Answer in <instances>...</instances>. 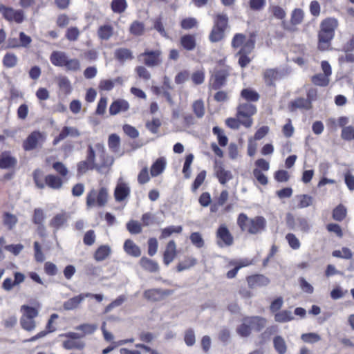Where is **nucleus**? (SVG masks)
<instances>
[{
    "label": "nucleus",
    "instance_id": "603ef678",
    "mask_svg": "<svg viewBox=\"0 0 354 354\" xmlns=\"http://www.w3.org/2000/svg\"><path fill=\"white\" fill-rule=\"evenodd\" d=\"M212 132L214 135L217 136L218 144L221 147H225L227 145L228 142L227 137L224 134L223 129H221L218 127H214L212 129Z\"/></svg>",
    "mask_w": 354,
    "mask_h": 354
},
{
    "label": "nucleus",
    "instance_id": "6e6d98bb",
    "mask_svg": "<svg viewBox=\"0 0 354 354\" xmlns=\"http://www.w3.org/2000/svg\"><path fill=\"white\" fill-rule=\"evenodd\" d=\"M189 239L192 245L197 248H202L205 245V241L199 232H192L189 236Z\"/></svg>",
    "mask_w": 354,
    "mask_h": 354
},
{
    "label": "nucleus",
    "instance_id": "37998d69",
    "mask_svg": "<svg viewBox=\"0 0 354 354\" xmlns=\"http://www.w3.org/2000/svg\"><path fill=\"white\" fill-rule=\"evenodd\" d=\"M111 8L113 12L121 14L125 11L127 8L126 0H112Z\"/></svg>",
    "mask_w": 354,
    "mask_h": 354
},
{
    "label": "nucleus",
    "instance_id": "7ed1b4c3",
    "mask_svg": "<svg viewBox=\"0 0 354 354\" xmlns=\"http://www.w3.org/2000/svg\"><path fill=\"white\" fill-rule=\"evenodd\" d=\"M227 24V15L226 14H217L214 17V26L209 35L210 41L215 43L221 41L224 37Z\"/></svg>",
    "mask_w": 354,
    "mask_h": 354
},
{
    "label": "nucleus",
    "instance_id": "2f4dec72",
    "mask_svg": "<svg viewBox=\"0 0 354 354\" xmlns=\"http://www.w3.org/2000/svg\"><path fill=\"white\" fill-rule=\"evenodd\" d=\"M111 248L107 245L100 246L94 253V259L96 261H102L111 254Z\"/></svg>",
    "mask_w": 354,
    "mask_h": 354
},
{
    "label": "nucleus",
    "instance_id": "393cba45",
    "mask_svg": "<svg viewBox=\"0 0 354 354\" xmlns=\"http://www.w3.org/2000/svg\"><path fill=\"white\" fill-rule=\"evenodd\" d=\"M248 319L250 323L251 329L257 332L261 331L267 324L266 319L260 316L248 317Z\"/></svg>",
    "mask_w": 354,
    "mask_h": 354
},
{
    "label": "nucleus",
    "instance_id": "79ce46f5",
    "mask_svg": "<svg viewBox=\"0 0 354 354\" xmlns=\"http://www.w3.org/2000/svg\"><path fill=\"white\" fill-rule=\"evenodd\" d=\"M183 231L181 225H170L161 230L160 239H164L170 236L173 233L180 234Z\"/></svg>",
    "mask_w": 354,
    "mask_h": 354
},
{
    "label": "nucleus",
    "instance_id": "c756f323",
    "mask_svg": "<svg viewBox=\"0 0 354 354\" xmlns=\"http://www.w3.org/2000/svg\"><path fill=\"white\" fill-rule=\"evenodd\" d=\"M67 220L68 216L66 212L57 214L50 220L49 225L57 230L67 222Z\"/></svg>",
    "mask_w": 354,
    "mask_h": 354
},
{
    "label": "nucleus",
    "instance_id": "a19ab883",
    "mask_svg": "<svg viewBox=\"0 0 354 354\" xmlns=\"http://www.w3.org/2000/svg\"><path fill=\"white\" fill-rule=\"evenodd\" d=\"M57 84L59 88L68 95L71 93L72 86L70 80L66 76L61 75L57 77Z\"/></svg>",
    "mask_w": 354,
    "mask_h": 354
},
{
    "label": "nucleus",
    "instance_id": "f8f14e48",
    "mask_svg": "<svg viewBox=\"0 0 354 354\" xmlns=\"http://www.w3.org/2000/svg\"><path fill=\"white\" fill-rule=\"evenodd\" d=\"M44 138L39 131L32 132L23 142V148L25 151H31L35 149L40 142H43Z\"/></svg>",
    "mask_w": 354,
    "mask_h": 354
},
{
    "label": "nucleus",
    "instance_id": "6ab92c4d",
    "mask_svg": "<svg viewBox=\"0 0 354 354\" xmlns=\"http://www.w3.org/2000/svg\"><path fill=\"white\" fill-rule=\"evenodd\" d=\"M130 194V187L125 183H118L115 188L114 197L117 202L124 201Z\"/></svg>",
    "mask_w": 354,
    "mask_h": 354
},
{
    "label": "nucleus",
    "instance_id": "864d4df0",
    "mask_svg": "<svg viewBox=\"0 0 354 354\" xmlns=\"http://www.w3.org/2000/svg\"><path fill=\"white\" fill-rule=\"evenodd\" d=\"M346 216V209L342 205H337L333 212V218L337 221H343Z\"/></svg>",
    "mask_w": 354,
    "mask_h": 354
},
{
    "label": "nucleus",
    "instance_id": "a878e982",
    "mask_svg": "<svg viewBox=\"0 0 354 354\" xmlns=\"http://www.w3.org/2000/svg\"><path fill=\"white\" fill-rule=\"evenodd\" d=\"M166 167V160L164 157L158 158L151 165L150 173L152 177H156L163 172Z\"/></svg>",
    "mask_w": 354,
    "mask_h": 354
},
{
    "label": "nucleus",
    "instance_id": "5fc2aeb1",
    "mask_svg": "<svg viewBox=\"0 0 354 354\" xmlns=\"http://www.w3.org/2000/svg\"><path fill=\"white\" fill-rule=\"evenodd\" d=\"M120 144V138L119 136L115 133H112L109 136L108 140V145L109 149L113 151L117 152L119 149Z\"/></svg>",
    "mask_w": 354,
    "mask_h": 354
},
{
    "label": "nucleus",
    "instance_id": "052dcab7",
    "mask_svg": "<svg viewBox=\"0 0 354 354\" xmlns=\"http://www.w3.org/2000/svg\"><path fill=\"white\" fill-rule=\"evenodd\" d=\"M126 227L131 234H138L142 232V225L137 221L131 220L127 223Z\"/></svg>",
    "mask_w": 354,
    "mask_h": 354
},
{
    "label": "nucleus",
    "instance_id": "49530a36",
    "mask_svg": "<svg viewBox=\"0 0 354 354\" xmlns=\"http://www.w3.org/2000/svg\"><path fill=\"white\" fill-rule=\"evenodd\" d=\"M192 111L198 118H202L205 115V106L202 100H197L192 104Z\"/></svg>",
    "mask_w": 354,
    "mask_h": 354
},
{
    "label": "nucleus",
    "instance_id": "f257e3e1",
    "mask_svg": "<svg viewBox=\"0 0 354 354\" xmlns=\"http://www.w3.org/2000/svg\"><path fill=\"white\" fill-rule=\"evenodd\" d=\"M97 150V155L100 159L99 164H92L88 160H85L80 161L77 164V173L84 174L88 170L100 169L111 165L113 163V160L111 159L106 153L105 147L103 143L98 142L95 145Z\"/></svg>",
    "mask_w": 354,
    "mask_h": 354
},
{
    "label": "nucleus",
    "instance_id": "13d9d810",
    "mask_svg": "<svg viewBox=\"0 0 354 354\" xmlns=\"http://www.w3.org/2000/svg\"><path fill=\"white\" fill-rule=\"evenodd\" d=\"M304 19V11L300 8H295L291 14L290 22L292 25L300 24Z\"/></svg>",
    "mask_w": 354,
    "mask_h": 354
},
{
    "label": "nucleus",
    "instance_id": "473e14b6",
    "mask_svg": "<svg viewBox=\"0 0 354 354\" xmlns=\"http://www.w3.org/2000/svg\"><path fill=\"white\" fill-rule=\"evenodd\" d=\"M45 184L51 189H59L62 187L63 183L59 177L49 174L45 177Z\"/></svg>",
    "mask_w": 354,
    "mask_h": 354
},
{
    "label": "nucleus",
    "instance_id": "4d7b16f0",
    "mask_svg": "<svg viewBox=\"0 0 354 354\" xmlns=\"http://www.w3.org/2000/svg\"><path fill=\"white\" fill-rule=\"evenodd\" d=\"M62 346L66 350H82L84 348L85 343L83 342H76L74 340H65L62 343Z\"/></svg>",
    "mask_w": 354,
    "mask_h": 354
},
{
    "label": "nucleus",
    "instance_id": "f03ea898",
    "mask_svg": "<svg viewBox=\"0 0 354 354\" xmlns=\"http://www.w3.org/2000/svg\"><path fill=\"white\" fill-rule=\"evenodd\" d=\"M21 316L19 324L21 328L27 332H32L37 327L35 319L39 315V310L28 305H22L20 308Z\"/></svg>",
    "mask_w": 354,
    "mask_h": 354
},
{
    "label": "nucleus",
    "instance_id": "58836bf2",
    "mask_svg": "<svg viewBox=\"0 0 354 354\" xmlns=\"http://www.w3.org/2000/svg\"><path fill=\"white\" fill-rule=\"evenodd\" d=\"M273 345L274 349L279 354H285L286 353V343L281 336L277 335L274 337Z\"/></svg>",
    "mask_w": 354,
    "mask_h": 354
},
{
    "label": "nucleus",
    "instance_id": "4be33fe9",
    "mask_svg": "<svg viewBox=\"0 0 354 354\" xmlns=\"http://www.w3.org/2000/svg\"><path fill=\"white\" fill-rule=\"evenodd\" d=\"M114 28L109 24L100 26L97 30V36L102 41H108L113 35Z\"/></svg>",
    "mask_w": 354,
    "mask_h": 354
},
{
    "label": "nucleus",
    "instance_id": "09e8293b",
    "mask_svg": "<svg viewBox=\"0 0 354 354\" xmlns=\"http://www.w3.org/2000/svg\"><path fill=\"white\" fill-rule=\"evenodd\" d=\"M64 67L66 71L76 72L80 70V62L76 58H69L68 57Z\"/></svg>",
    "mask_w": 354,
    "mask_h": 354
},
{
    "label": "nucleus",
    "instance_id": "f3484780",
    "mask_svg": "<svg viewBox=\"0 0 354 354\" xmlns=\"http://www.w3.org/2000/svg\"><path fill=\"white\" fill-rule=\"evenodd\" d=\"M312 104L309 100H306L304 97H297L292 100L288 104V109L290 112H295L297 109L310 110Z\"/></svg>",
    "mask_w": 354,
    "mask_h": 354
},
{
    "label": "nucleus",
    "instance_id": "ea45409f",
    "mask_svg": "<svg viewBox=\"0 0 354 354\" xmlns=\"http://www.w3.org/2000/svg\"><path fill=\"white\" fill-rule=\"evenodd\" d=\"M241 96L248 102H257L259 100V94L252 88H244L241 92Z\"/></svg>",
    "mask_w": 354,
    "mask_h": 354
},
{
    "label": "nucleus",
    "instance_id": "a211bd4d",
    "mask_svg": "<svg viewBox=\"0 0 354 354\" xmlns=\"http://www.w3.org/2000/svg\"><path fill=\"white\" fill-rule=\"evenodd\" d=\"M129 109V102L123 99H118L113 101L109 106V113L115 115L120 112L127 111Z\"/></svg>",
    "mask_w": 354,
    "mask_h": 354
},
{
    "label": "nucleus",
    "instance_id": "4468645a",
    "mask_svg": "<svg viewBox=\"0 0 354 354\" xmlns=\"http://www.w3.org/2000/svg\"><path fill=\"white\" fill-rule=\"evenodd\" d=\"M247 282L250 288L266 286L270 283V279L263 274H257L247 277Z\"/></svg>",
    "mask_w": 354,
    "mask_h": 354
},
{
    "label": "nucleus",
    "instance_id": "4c0bfd02",
    "mask_svg": "<svg viewBox=\"0 0 354 354\" xmlns=\"http://www.w3.org/2000/svg\"><path fill=\"white\" fill-rule=\"evenodd\" d=\"M18 222L17 217L10 213L4 212L3 214V223L10 230H12Z\"/></svg>",
    "mask_w": 354,
    "mask_h": 354
},
{
    "label": "nucleus",
    "instance_id": "aec40b11",
    "mask_svg": "<svg viewBox=\"0 0 354 354\" xmlns=\"http://www.w3.org/2000/svg\"><path fill=\"white\" fill-rule=\"evenodd\" d=\"M334 36L335 35L320 29L318 33V48L320 50H328Z\"/></svg>",
    "mask_w": 354,
    "mask_h": 354
},
{
    "label": "nucleus",
    "instance_id": "de8ad7c7",
    "mask_svg": "<svg viewBox=\"0 0 354 354\" xmlns=\"http://www.w3.org/2000/svg\"><path fill=\"white\" fill-rule=\"evenodd\" d=\"M197 263V260L194 257H188L185 259L183 261L180 262L177 267L176 270L178 272H182L185 270H188L190 268L194 266Z\"/></svg>",
    "mask_w": 354,
    "mask_h": 354
},
{
    "label": "nucleus",
    "instance_id": "b1692460",
    "mask_svg": "<svg viewBox=\"0 0 354 354\" xmlns=\"http://www.w3.org/2000/svg\"><path fill=\"white\" fill-rule=\"evenodd\" d=\"M68 55L63 51H53L50 56V61L53 65L58 67H64L68 58Z\"/></svg>",
    "mask_w": 354,
    "mask_h": 354
},
{
    "label": "nucleus",
    "instance_id": "5701e85b",
    "mask_svg": "<svg viewBox=\"0 0 354 354\" xmlns=\"http://www.w3.org/2000/svg\"><path fill=\"white\" fill-rule=\"evenodd\" d=\"M180 43L183 49L192 51L196 46V37L190 34L184 35L180 37Z\"/></svg>",
    "mask_w": 354,
    "mask_h": 354
},
{
    "label": "nucleus",
    "instance_id": "c9c22d12",
    "mask_svg": "<svg viewBox=\"0 0 354 354\" xmlns=\"http://www.w3.org/2000/svg\"><path fill=\"white\" fill-rule=\"evenodd\" d=\"M250 324L248 317L243 318L242 324L236 328V333L239 336L242 337L250 336L252 332Z\"/></svg>",
    "mask_w": 354,
    "mask_h": 354
},
{
    "label": "nucleus",
    "instance_id": "423d86ee",
    "mask_svg": "<svg viewBox=\"0 0 354 354\" xmlns=\"http://www.w3.org/2000/svg\"><path fill=\"white\" fill-rule=\"evenodd\" d=\"M236 118L243 119V126L249 128L252 124V116L257 113L255 105L248 102L240 104L236 108Z\"/></svg>",
    "mask_w": 354,
    "mask_h": 354
},
{
    "label": "nucleus",
    "instance_id": "9d476101",
    "mask_svg": "<svg viewBox=\"0 0 354 354\" xmlns=\"http://www.w3.org/2000/svg\"><path fill=\"white\" fill-rule=\"evenodd\" d=\"M266 227V220L264 217L258 216L248 221L246 231L252 234L262 232Z\"/></svg>",
    "mask_w": 354,
    "mask_h": 354
},
{
    "label": "nucleus",
    "instance_id": "1a4fd4ad",
    "mask_svg": "<svg viewBox=\"0 0 354 354\" xmlns=\"http://www.w3.org/2000/svg\"><path fill=\"white\" fill-rule=\"evenodd\" d=\"M3 18L9 22L21 24L25 19V14L23 10H15L12 7L6 6L3 10Z\"/></svg>",
    "mask_w": 354,
    "mask_h": 354
},
{
    "label": "nucleus",
    "instance_id": "a18cd8bd",
    "mask_svg": "<svg viewBox=\"0 0 354 354\" xmlns=\"http://www.w3.org/2000/svg\"><path fill=\"white\" fill-rule=\"evenodd\" d=\"M45 214L42 209L36 208L34 210V214L32 216V222L34 224L39 225V227L41 229L44 228V221L45 220Z\"/></svg>",
    "mask_w": 354,
    "mask_h": 354
},
{
    "label": "nucleus",
    "instance_id": "680f3d73",
    "mask_svg": "<svg viewBox=\"0 0 354 354\" xmlns=\"http://www.w3.org/2000/svg\"><path fill=\"white\" fill-rule=\"evenodd\" d=\"M76 330L82 331L84 337L86 335L93 334L97 329V325L91 324H83L77 326Z\"/></svg>",
    "mask_w": 354,
    "mask_h": 354
},
{
    "label": "nucleus",
    "instance_id": "3c124183",
    "mask_svg": "<svg viewBox=\"0 0 354 354\" xmlns=\"http://www.w3.org/2000/svg\"><path fill=\"white\" fill-rule=\"evenodd\" d=\"M297 228L304 233H308L311 225L308 219L305 217L299 216L296 218Z\"/></svg>",
    "mask_w": 354,
    "mask_h": 354
},
{
    "label": "nucleus",
    "instance_id": "bf43d9fd",
    "mask_svg": "<svg viewBox=\"0 0 354 354\" xmlns=\"http://www.w3.org/2000/svg\"><path fill=\"white\" fill-rule=\"evenodd\" d=\"M145 26L143 23L135 21H133L129 28L130 32L136 36L142 35L144 32Z\"/></svg>",
    "mask_w": 354,
    "mask_h": 354
},
{
    "label": "nucleus",
    "instance_id": "cd10ccee",
    "mask_svg": "<svg viewBox=\"0 0 354 354\" xmlns=\"http://www.w3.org/2000/svg\"><path fill=\"white\" fill-rule=\"evenodd\" d=\"M124 250L127 254L134 257H138L141 254L140 248L131 239L124 241Z\"/></svg>",
    "mask_w": 354,
    "mask_h": 354
},
{
    "label": "nucleus",
    "instance_id": "774afa93",
    "mask_svg": "<svg viewBox=\"0 0 354 354\" xmlns=\"http://www.w3.org/2000/svg\"><path fill=\"white\" fill-rule=\"evenodd\" d=\"M341 137L344 140H351L354 138V127L348 126L342 130Z\"/></svg>",
    "mask_w": 354,
    "mask_h": 354
},
{
    "label": "nucleus",
    "instance_id": "ddd939ff",
    "mask_svg": "<svg viewBox=\"0 0 354 354\" xmlns=\"http://www.w3.org/2000/svg\"><path fill=\"white\" fill-rule=\"evenodd\" d=\"M171 291L162 290L160 288H152L144 292V297L151 301H157L162 299L164 296L170 295Z\"/></svg>",
    "mask_w": 354,
    "mask_h": 354
},
{
    "label": "nucleus",
    "instance_id": "20e7f679",
    "mask_svg": "<svg viewBox=\"0 0 354 354\" xmlns=\"http://www.w3.org/2000/svg\"><path fill=\"white\" fill-rule=\"evenodd\" d=\"M108 197V191L106 187H101L99 191L92 189L86 195V206L88 208H91L95 206L99 207H104L107 203Z\"/></svg>",
    "mask_w": 354,
    "mask_h": 354
},
{
    "label": "nucleus",
    "instance_id": "2eb2a0df",
    "mask_svg": "<svg viewBox=\"0 0 354 354\" xmlns=\"http://www.w3.org/2000/svg\"><path fill=\"white\" fill-rule=\"evenodd\" d=\"M177 254L176 244L174 240H171L166 245L165 250L163 253V262L166 266L169 265Z\"/></svg>",
    "mask_w": 354,
    "mask_h": 354
},
{
    "label": "nucleus",
    "instance_id": "c03bdc74",
    "mask_svg": "<svg viewBox=\"0 0 354 354\" xmlns=\"http://www.w3.org/2000/svg\"><path fill=\"white\" fill-rule=\"evenodd\" d=\"M17 57L12 53H7L3 57V64L5 67L11 68L17 64Z\"/></svg>",
    "mask_w": 354,
    "mask_h": 354
},
{
    "label": "nucleus",
    "instance_id": "bb28decb",
    "mask_svg": "<svg viewBox=\"0 0 354 354\" xmlns=\"http://www.w3.org/2000/svg\"><path fill=\"white\" fill-rule=\"evenodd\" d=\"M338 26V21L335 18H327L320 24V29L335 35V30Z\"/></svg>",
    "mask_w": 354,
    "mask_h": 354
},
{
    "label": "nucleus",
    "instance_id": "dca6fc26",
    "mask_svg": "<svg viewBox=\"0 0 354 354\" xmlns=\"http://www.w3.org/2000/svg\"><path fill=\"white\" fill-rule=\"evenodd\" d=\"M17 164L16 158L11 156L8 151H3L0 155V169H7L15 167Z\"/></svg>",
    "mask_w": 354,
    "mask_h": 354
},
{
    "label": "nucleus",
    "instance_id": "69168bd1",
    "mask_svg": "<svg viewBox=\"0 0 354 354\" xmlns=\"http://www.w3.org/2000/svg\"><path fill=\"white\" fill-rule=\"evenodd\" d=\"M123 131L129 138L134 139L139 136V131L130 124H124L122 127Z\"/></svg>",
    "mask_w": 354,
    "mask_h": 354
},
{
    "label": "nucleus",
    "instance_id": "8fccbe9b",
    "mask_svg": "<svg viewBox=\"0 0 354 354\" xmlns=\"http://www.w3.org/2000/svg\"><path fill=\"white\" fill-rule=\"evenodd\" d=\"M311 81L315 85L319 86H326L329 84L328 77L322 73L313 75L311 78Z\"/></svg>",
    "mask_w": 354,
    "mask_h": 354
},
{
    "label": "nucleus",
    "instance_id": "9b49d317",
    "mask_svg": "<svg viewBox=\"0 0 354 354\" xmlns=\"http://www.w3.org/2000/svg\"><path fill=\"white\" fill-rule=\"evenodd\" d=\"M214 175L217 178L220 184L225 185L227 182L233 178V174L231 171L225 169L222 162H216L214 166Z\"/></svg>",
    "mask_w": 354,
    "mask_h": 354
},
{
    "label": "nucleus",
    "instance_id": "0eeeda50",
    "mask_svg": "<svg viewBox=\"0 0 354 354\" xmlns=\"http://www.w3.org/2000/svg\"><path fill=\"white\" fill-rule=\"evenodd\" d=\"M162 50L160 49L145 50L140 53L138 58L143 64L149 68L159 66L162 62Z\"/></svg>",
    "mask_w": 354,
    "mask_h": 354
},
{
    "label": "nucleus",
    "instance_id": "e433bc0d",
    "mask_svg": "<svg viewBox=\"0 0 354 354\" xmlns=\"http://www.w3.org/2000/svg\"><path fill=\"white\" fill-rule=\"evenodd\" d=\"M255 46V35H251L247 41H244L238 54H250Z\"/></svg>",
    "mask_w": 354,
    "mask_h": 354
},
{
    "label": "nucleus",
    "instance_id": "7c9ffc66",
    "mask_svg": "<svg viewBox=\"0 0 354 354\" xmlns=\"http://www.w3.org/2000/svg\"><path fill=\"white\" fill-rule=\"evenodd\" d=\"M114 57L120 62H123L127 59H132L133 58L131 50L126 48H117L114 52Z\"/></svg>",
    "mask_w": 354,
    "mask_h": 354
},
{
    "label": "nucleus",
    "instance_id": "6e6552de",
    "mask_svg": "<svg viewBox=\"0 0 354 354\" xmlns=\"http://www.w3.org/2000/svg\"><path fill=\"white\" fill-rule=\"evenodd\" d=\"M216 236V243L218 247L224 248L231 246L234 243V238L230 232L227 226L224 224L221 225L217 229Z\"/></svg>",
    "mask_w": 354,
    "mask_h": 354
},
{
    "label": "nucleus",
    "instance_id": "0e129e2a",
    "mask_svg": "<svg viewBox=\"0 0 354 354\" xmlns=\"http://www.w3.org/2000/svg\"><path fill=\"white\" fill-rule=\"evenodd\" d=\"M198 25V21L194 17H187L183 19L180 22V26L184 30H189L194 27H196Z\"/></svg>",
    "mask_w": 354,
    "mask_h": 354
},
{
    "label": "nucleus",
    "instance_id": "72a5a7b5",
    "mask_svg": "<svg viewBox=\"0 0 354 354\" xmlns=\"http://www.w3.org/2000/svg\"><path fill=\"white\" fill-rule=\"evenodd\" d=\"M294 319V316L290 310H283L274 314V321L278 323H286Z\"/></svg>",
    "mask_w": 354,
    "mask_h": 354
},
{
    "label": "nucleus",
    "instance_id": "412c9836",
    "mask_svg": "<svg viewBox=\"0 0 354 354\" xmlns=\"http://www.w3.org/2000/svg\"><path fill=\"white\" fill-rule=\"evenodd\" d=\"M89 293H82L77 296H75L64 303V308L66 310H71L76 308L84 299L89 297Z\"/></svg>",
    "mask_w": 354,
    "mask_h": 354
},
{
    "label": "nucleus",
    "instance_id": "c85d7f7f",
    "mask_svg": "<svg viewBox=\"0 0 354 354\" xmlns=\"http://www.w3.org/2000/svg\"><path fill=\"white\" fill-rule=\"evenodd\" d=\"M140 264L143 269L149 272H156L159 270L158 263L156 261L145 257L140 259Z\"/></svg>",
    "mask_w": 354,
    "mask_h": 354
},
{
    "label": "nucleus",
    "instance_id": "e2e57ef3",
    "mask_svg": "<svg viewBox=\"0 0 354 354\" xmlns=\"http://www.w3.org/2000/svg\"><path fill=\"white\" fill-rule=\"evenodd\" d=\"M286 239L288 243L289 246L292 250H298L301 243L298 238L292 233H288L286 235Z\"/></svg>",
    "mask_w": 354,
    "mask_h": 354
},
{
    "label": "nucleus",
    "instance_id": "39448f33",
    "mask_svg": "<svg viewBox=\"0 0 354 354\" xmlns=\"http://www.w3.org/2000/svg\"><path fill=\"white\" fill-rule=\"evenodd\" d=\"M232 71V68L227 65L217 66L212 75V88L218 90L223 87L226 84L227 80L231 75Z\"/></svg>",
    "mask_w": 354,
    "mask_h": 354
},
{
    "label": "nucleus",
    "instance_id": "f704fd0d",
    "mask_svg": "<svg viewBox=\"0 0 354 354\" xmlns=\"http://www.w3.org/2000/svg\"><path fill=\"white\" fill-rule=\"evenodd\" d=\"M279 78V72L277 69H267L264 73L265 82L268 86H274V81Z\"/></svg>",
    "mask_w": 354,
    "mask_h": 354
},
{
    "label": "nucleus",
    "instance_id": "338daca9",
    "mask_svg": "<svg viewBox=\"0 0 354 354\" xmlns=\"http://www.w3.org/2000/svg\"><path fill=\"white\" fill-rule=\"evenodd\" d=\"M52 167L57 174L63 177L66 176L68 173L67 167L62 162H55Z\"/></svg>",
    "mask_w": 354,
    "mask_h": 354
}]
</instances>
